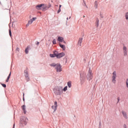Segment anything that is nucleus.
<instances>
[{"instance_id":"nucleus-1","label":"nucleus","mask_w":128,"mask_h":128,"mask_svg":"<svg viewBox=\"0 0 128 128\" xmlns=\"http://www.w3.org/2000/svg\"><path fill=\"white\" fill-rule=\"evenodd\" d=\"M51 6L52 5L50 3L48 4V6L46 4L42 3V4H38V5H36V8L37 10H42H42L45 11L49 9V8H50Z\"/></svg>"},{"instance_id":"nucleus-2","label":"nucleus","mask_w":128,"mask_h":128,"mask_svg":"<svg viewBox=\"0 0 128 128\" xmlns=\"http://www.w3.org/2000/svg\"><path fill=\"white\" fill-rule=\"evenodd\" d=\"M51 66H54L57 72H62V68L60 64H56L55 63H52L50 65Z\"/></svg>"},{"instance_id":"nucleus-3","label":"nucleus","mask_w":128,"mask_h":128,"mask_svg":"<svg viewBox=\"0 0 128 128\" xmlns=\"http://www.w3.org/2000/svg\"><path fill=\"white\" fill-rule=\"evenodd\" d=\"M54 92L56 95H60L63 92V88L62 87H58V88H54Z\"/></svg>"},{"instance_id":"nucleus-4","label":"nucleus","mask_w":128,"mask_h":128,"mask_svg":"<svg viewBox=\"0 0 128 128\" xmlns=\"http://www.w3.org/2000/svg\"><path fill=\"white\" fill-rule=\"evenodd\" d=\"M117 77V74L116 71H114L112 76V82L113 84H116V78Z\"/></svg>"},{"instance_id":"nucleus-5","label":"nucleus","mask_w":128,"mask_h":128,"mask_svg":"<svg viewBox=\"0 0 128 128\" xmlns=\"http://www.w3.org/2000/svg\"><path fill=\"white\" fill-rule=\"evenodd\" d=\"M87 78H88V80H92V78H93L92 72L90 68V70H89Z\"/></svg>"},{"instance_id":"nucleus-6","label":"nucleus","mask_w":128,"mask_h":128,"mask_svg":"<svg viewBox=\"0 0 128 128\" xmlns=\"http://www.w3.org/2000/svg\"><path fill=\"white\" fill-rule=\"evenodd\" d=\"M37 18L36 17H33V18H32V19H30V20H28V22L27 24L26 25V26H29L30 24H32L33 22H34V20H36Z\"/></svg>"},{"instance_id":"nucleus-7","label":"nucleus","mask_w":128,"mask_h":128,"mask_svg":"<svg viewBox=\"0 0 128 128\" xmlns=\"http://www.w3.org/2000/svg\"><path fill=\"white\" fill-rule=\"evenodd\" d=\"M24 76L26 77V80H28V82L30 80V78L28 76V68H26V70L24 71Z\"/></svg>"},{"instance_id":"nucleus-8","label":"nucleus","mask_w":128,"mask_h":128,"mask_svg":"<svg viewBox=\"0 0 128 128\" xmlns=\"http://www.w3.org/2000/svg\"><path fill=\"white\" fill-rule=\"evenodd\" d=\"M128 48L125 46H124L123 47V53L124 56H128Z\"/></svg>"},{"instance_id":"nucleus-9","label":"nucleus","mask_w":128,"mask_h":128,"mask_svg":"<svg viewBox=\"0 0 128 128\" xmlns=\"http://www.w3.org/2000/svg\"><path fill=\"white\" fill-rule=\"evenodd\" d=\"M58 40L59 42H63V41H64V38L62 36H58Z\"/></svg>"},{"instance_id":"nucleus-10","label":"nucleus","mask_w":128,"mask_h":128,"mask_svg":"<svg viewBox=\"0 0 128 128\" xmlns=\"http://www.w3.org/2000/svg\"><path fill=\"white\" fill-rule=\"evenodd\" d=\"M65 56L64 53V52L60 53L59 54H58V58H62V56Z\"/></svg>"},{"instance_id":"nucleus-11","label":"nucleus","mask_w":128,"mask_h":128,"mask_svg":"<svg viewBox=\"0 0 128 128\" xmlns=\"http://www.w3.org/2000/svg\"><path fill=\"white\" fill-rule=\"evenodd\" d=\"M122 115H123L124 118H128V115H127V114H126V112H125V111H122Z\"/></svg>"},{"instance_id":"nucleus-12","label":"nucleus","mask_w":128,"mask_h":128,"mask_svg":"<svg viewBox=\"0 0 128 128\" xmlns=\"http://www.w3.org/2000/svg\"><path fill=\"white\" fill-rule=\"evenodd\" d=\"M82 38H79V40L78 42V44L80 46H82Z\"/></svg>"},{"instance_id":"nucleus-13","label":"nucleus","mask_w":128,"mask_h":128,"mask_svg":"<svg viewBox=\"0 0 128 128\" xmlns=\"http://www.w3.org/2000/svg\"><path fill=\"white\" fill-rule=\"evenodd\" d=\"M22 108L24 111V114H26V105H22Z\"/></svg>"},{"instance_id":"nucleus-14","label":"nucleus","mask_w":128,"mask_h":128,"mask_svg":"<svg viewBox=\"0 0 128 128\" xmlns=\"http://www.w3.org/2000/svg\"><path fill=\"white\" fill-rule=\"evenodd\" d=\"M11 74H12V72H10L7 78V80H6V82H8L10 80V76H11Z\"/></svg>"},{"instance_id":"nucleus-15","label":"nucleus","mask_w":128,"mask_h":128,"mask_svg":"<svg viewBox=\"0 0 128 128\" xmlns=\"http://www.w3.org/2000/svg\"><path fill=\"white\" fill-rule=\"evenodd\" d=\"M60 47L62 48V50H66V46L64 44H60Z\"/></svg>"},{"instance_id":"nucleus-16","label":"nucleus","mask_w":128,"mask_h":128,"mask_svg":"<svg viewBox=\"0 0 128 128\" xmlns=\"http://www.w3.org/2000/svg\"><path fill=\"white\" fill-rule=\"evenodd\" d=\"M29 49H30L29 46H27V48L25 49V52L26 54H28Z\"/></svg>"},{"instance_id":"nucleus-17","label":"nucleus","mask_w":128,"mask_h":128,"mask_svg":"<svg viewBox=\"0 0 128 128\" xmlns=\"http://www.w3.org/2000/svg\"><path fill=\"white\" fill-rule=\"evenodd\" d=\"M54 57L56 56L57 58H58V54L57 51L54 52Z\"/></svg>"},{"instance_id":"nucleus-18","label":"nucleus","mask_w":128,"mask_h":128,"mask_svg":"<svg viewBox=\"0 0 128 128\" xmlns=\"http://www.w3.org/2000/svg\"><path fill=\"white\" fill-rule=\"evenodd\" d=\"M68 86L69 88H70L72 87V82H68Z\"/></svg>"},{"instance_id":"nucleus-19","label":"nucleus","mask_w":128,"mask_h":128,"mask_svg":"<svg viewBox=\"0 0 128 128\" xmlns=\"http://www.w3.org/2000/svg\"><path fill=\"white\" fill-rule=\"evenodd\" d=\"M98 7V2H94V8H96V9H97Z\"/></svg>"},{"instance_id":"nucleus-20","label":"nucleus","mask_w":128,"mask_h":128,"mask_svg":"<svg viewBox=\"0 0 128 128\" xmlns=\"http://www.w3.org/2000/svg\"><path fill=\"white\" fill-rule=\"evenodd\" d=\"M54 106H55V108H56V110L57 109V107H58V102H55Z\"/></svg>"},{"instance_id":"nucleus-21","label":"nucleus","mask_w":128,"mask_h":128,"mask_svg":"<svg viewBox=\"0 0 128 128\" xmlns=\"http://www.w3.org/2000/svg\"><path fill=\"white\" fill-rule=\"evenodd\" d=\"M99 22H100V20H99L98 19V20H96V23L97 27H98V26H99Z\"/></svg>"},{"instance_id":"nucleus-22","label":"nucleus","mask_w":128,"mask_h":128,"mask_svg":"<svg viewBox=\"0 0 128 128\" xmlns=\"http://www.w3.org/2000/svg\"><path fill=\"white\" fill-rule=\"evenodd\" d=\"M68 86H66L64 87V88L63 89V90H64V92H66V90H68Z\"/></svg>"},{"instance_id":"nucleus-23","label":"nucleus","mask_w":128,"mask_h":128,"mask_svg":"<svg viewBox=\"0 0 128 128\" xmlns=\"http://www.w3.org/2000/svg\"><path fill=\"white\" fill-rule=\"evenodd\" d=\"M52 43L54 44H56V39H54L53 40H52Z\"/></svg>"},{"instance_id":"nucleus-24","label":"nucleus","mask_w":128,"mask_h":128,"mask_svg":"<svg viewBox=\"0 0 128 128\" xmlns=\"http://www.w3.org/2000/svg\"><path fill=\"white\" fill-rule=\"evenodd\" d=\"M126 88H128V78L126 79Z\"/></svg>"},{"instance_id":"nucleus-25","label":"nucleus","mask_w":128,"mask_h":128,"mask_svg":"<svg viewBox=\"0 0 128 128\" xmlns=\"http://www.w3.org/2000/svg\"><path fill=\"white\" fill-rule=\"evenodd\" d=\"M126 20H128V12H126Z\"/></svg>"},{"instance_id":"nucleus-26","label":"nucleus","mask_w":128,"mask_h":128,"mask_svg":"<svg viewBox=\"0 0 128 128\" xmlns=\"http://www.w3.org/2000/svg\"><path fill=\"white\" fill-rule=\"evenodd\" d=\"M2 85L3 87H4V88H6V84H4L3 83H2Z\"/></svg>"},{"instance_id":"nucleus-27","label":"nucleus","mask_w":128,"mask_h":128,"mask_svg":"<svg viewBox=\"0 0 128 128\" xmlns=\"http://www.w3.org/2000/svg\"><path fill=\"white\" fill-rule=\"evenodd\" d=\"M52 108L54 110V111H56V106H55V105L54 106L52 105Z\"/></svg>"},{"instance_id":"nucleus-28","label":"nucleus","mask_w":128,"mask_h":128,"mask_svg":"<svg viewBox=\"0 0 128 128\" xmlns=\"http://www.w3.org/2000/svg\"><path fill=\"white\" fill-rule=\"evenodd\" d=\"M50 56L51 58H54V54H50Z\"/></svg>"},{"instance_id":"nucleus-29","label":"nucleus","mask_w":128,"mask_h":128,"mask_svg":"<svg viewBox=\"0 0 128 128\" xmlns=\"http://www.w3.org/2000/svg\"><path fill=\"white\" fill-rule=\"evenodd\" d=\"M9 34L10 36H12V32H11V30H9Z\"/></svg>"},{"instance_id":"nucleus-30","label":"nucleus","mask_w":128,"mask_h":128,"mask_svg":"<svg viewBox=\"0 0 128 128\" xmlns=\"http://www.w3.org/2000/svg\"><path fill=\"white\" fill-rule=\"evenodd\" d=\"M61 10L60 8H59V10H58V14H59Z\"/></svg>"},{"instance_id":"nucleus-31","label":"nucleus","mask_w":128,"mask_h":128,"mask_svg":"<svg viewBox=\"0 0 128 128\" xmlns=\"http://www.w3.org/2000/svg\"><path fill=\"white\" fill-rule=\"evenodd\" d=\"M124 128H127V126H126V124H124Z\"/></svg>"},{"instance_id":"nucleus-32","label":"nucleus","mask_w":128,"mask_h":128,"mask_svg":"<svg viewBox=\"0 0 128 128\" xmlns=\"http://www.w3.org/2000/svg\"><path fill=\"white\" fill-rule=\"evenodd\" d=\"M84 4H85V6H86V8H88V6H87L86 3H84Z\"/></svg>"},{"instance_id":"nucleus-33","label":"nucleus","mask_w":128,"mask_h":128,"mask_svg":"<svg viewBox=\"0 0 128 128\" xmlns=\"http://www.w3.org/2000/svg\"><path fill=\"white\" fill-rule=\"evenodd\" d=\"M39 42H37L36 44L38 46L39 44Z\"/></svg>"},{"instance_id":"nucleus-34","label":"nucleus","mask_w":128,"mask_h":128,"mask_svg":"<svg viewBox=\"0 0 128 128\" xmlns=\"http://www.w3.org/2000/svg\"><path fill=\"white\" fill-rule=\"evenodd\" d=\"M63 42H64V44H66V41H64V40Z\"/></svg>"},{"instance_id":"nucleus-35","label":"nucleus","mask_w":128,"mask_h":128,"mask_svg":"<svg viewBox=\"0 0 128 128\" xmlns=\"http://www.w3.org/2000/svg\"><path fill=\"white\" fill-rule=\"evenodd\" d=\"M118 102H120V98H118Z\"/></svg>"},{"instance_id":"nucleus-36","label":"nucleus","mask_w":128,"mask_h":128,"mask_svg":"<svg viewBox=\"0 0 128 128\" xmlns=\"http://www.w3.org/2000/svg\"><path fill=\"white\" fill-rule=\"evenodd\" d=\"M14 126H15V124H14L13 128H14Z\"/></svg>"},{"instance_id":"nucleus-37","label":"nucleus","mask_w":128,"mask_h":128,"mask_svg":"<svg viewBox=\"0 0 128 128\" xmlns=\"http://www.w3.org/2000/svg\"><path fill=\"white\" fill-rule=\"evenodd\" d=\"M60 7H62V5H60Z\"/></svg>"},{"instance_id":"nucleus-38","label":"nucleus","mask_w":128,"mask_h":128,"mask_svg":"<svg viewBox=\"0 0 128 128\" xmlns=\"http://www.w3.org/2000/svg\"><path fill=\"white\" fill-rule=\"evenodd\" d=\"M16 50H20L19 48H16Z\"/></svg>"},{"instance_id":"nucleus-39","label":"nucleus","mask_w":128,"mask_h":128,"mask_svg":"<svg viewBox=\"0 0 128 128\" xmlns=\"http://www.w3.org/2000/svg\"><path fill=\"white\" fill-rule=\"evenodd\" d=\"M83 17H85V16H83Z\"/></svg>"},{"instance_id":"nucleus-40","label":"nucleus","mask_w":128,"mask_h":128,"mask_svg":"<svg viewBox=\"0 0 128 128\" xmlns=\"http://www.w3.org/2000/svg\"><path fill=\"white\" fill-rule=\"evenodd\" d=\"M68 18H67V20H68Z\"/></svg>"}]
</instances>
